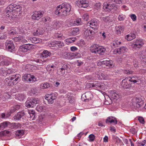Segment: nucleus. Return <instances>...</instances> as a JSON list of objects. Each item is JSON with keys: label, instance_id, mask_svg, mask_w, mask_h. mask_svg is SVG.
<instances>
[{"label": "nucleus", "instance_id": "obj_34", "mask_svg": "<svg viewBox=\"0 0 146 146\" xmlns=\"http://www.w3.org/2000/svg\"><path fill=\"white\" fill-rule=\"evenodd\" d=\"M50 55V53L47 50H44L41 53L40 57L42 58L47 57Z\"/></svg>", "mask_w": 146, "mask_h": 146}, {"label": "nucleus", "instance_id": "obj_25", "mask_svg": "<svg viewBox=\"0 0 146 146\" xmlns=\"http://www.w3.org/2000/svg\"><path fill=\"white\" fill-rule=\"evenodd\" d=\"M27 39L28 40H30L32 43L35 44L42 41V40L41 39L37 38L34 37H28Z\"/></svg>", "mask_w": 146, "mask_h": 146}, {"label": "nucleus", "instance_id": "obj_37", "mask_svg": "<svg viewBox=\"0 0 146 146\" xmlns=\"http://www.w3.org/2000/svg\"><path fill=\"white\" fill-rule=\"evenodd\" d=\"M63 58L65 59H72V53L70 52H65L63 55Z\"/></svg>", "mask_w": 146, "mask_h": 146}, {"label": "nucleus", "instance_id": "obj_48", "mask_svg": "<svg viewBox=\"0 0 146 146\" xmlns=\"http://www.w3.org/2000/svg\"><path fill=\"white\" fill-rule=\"evenodd\" d=\"M25 97V95L22 94H19L17 96V99L20 101L23 100Z\"/></svg>", "mask_w": 146, "mask_h": 146}, {"label": "nucleus", "instance_id": "obj_55", "mask_svg": "<svg viewBox=\"0 0 146 146\" xmlns=\"http://www.w3.org/2000/svg\"><path fill=\"white\" fill-rule=\"evenodd\" d=\"M23 38V37L22 36H19L18 37H16L13 38V40L17 42L20 41Z\"/></svg>", "mask_w": 146, "mask_h": 146}, {"label": "nucleus", "instance_id": "obj_24", "mask_svg": "<svg viewBox=\"0 0 146 146\" xmlns=\"http://www.w3.org/2000/svg\"><path fill=\"white\" fill-rule=\"evenodd\" d=\"M135 37V35L134 33H131L125 36V39L129 41L132 40Z\"/></svg>", "mask_w": 146, "mask_h": 146}, {"label": "nucleus", "instance_id": "obj_54", "mask_svg": "<svg viewBox=\"0 0 146 146\" xmlns=\"http://www.w3.org/2000/svg\"><path fill=\"white\" fill-rule=\"evenodd\" d=\"M73 59L74 58H79L81 57L80 54L78 53H72Z\"/></svg>", "mask_w": 146, "mask_h": 146}, {"label": "nucleus", "instance_id": "obj_62", "mask_svg": "<svg viewBox=\"0 0 146 146\" xmlns=\"http://www.w3.org/2000/svg\"><path fill=\"white\" fill-rule=\"evenodd\" d=\"M13 123L15 124V125H11V128H17L19 127H21V125L19 123Z\"/></svg>", "mask_w": 146, "mask_h": 146}, {"label": "nucleus", "instance_id": "obj_7", "mask_svg": "<svg viewBox=\"0 0 146 146\" xmlns=\"http://www.w3.org/2000/svg\"><path fill=\"white\" fill-rule=\"evenodd\" d=\"M144 43L141 39H137L133 42L131 45L132 48L133 50L139 49L143 45Z\"/></svg>", "mask_w": 146, "mask_h": 146}, {"label": "nucleus", "instance_id": "obj_47", "mask_svg": "<svg viewBox=\"0 0 146 146\" xmlns=\"http://www.w3.org/2000/svg\"><path fill=\"white\" fill-rule=\"evenodd\" d=\"M79 33V30L78 28H73L72 30V34L73 35H75Z\"/></svg>", "mask_w": 146, "mask_h": 146}, {"label": "nucleus", "instance_id": "obj_57", "mask_svg": "<svg viewBox=\"0 0 146 146\" xmlns=\"http://www.w3.org/2000/svg\"><path fill=\"white\" fill-rule=\"evenodd\" d=\"M82 19L84 20L88 21L89 18L88 14L87 13H85L82 16Z\"/></svg>", "mask_w": 146, "mask_h": 146}, {"label": "nucleus", "instance_id": "obj_19", "mask_svg": "<svg viewBox=\"0 0 146 146\" xmlns=\"http://www.w3.org/2000/svg\"><path fill=\"white\" fill-rule=\"evenodd\" d=\"M70 66L68 64L64 65L61 68L58 70V72L60 75H63L65 73V70L68 68H70Z\"/></svg>", "mask_w": 146, "mask_h": 146}, {"label": "nucleus", "instance_id": "obj_29", "mask_svg": "<svg viewBox=\"0 0 146 146\" xmlns=\"http://www.w3.org/2000/svg\"><path fill=\"white\" fill-rule=\"evenodd\" d=\"M99 46L97 44H94L91 46L90 48V50L92 53H96L97 52Z\"/></svg>", "mask_w": 146, "mask_h": 146}, {"label": "nucleus", "instance_id": "obj_5", "mask_svg": "<svg viewBox=\"0 0 146 146\" xmlns=\"http://www.w3.org/2000/svg\"><path fill=\"white\" fill-rule=\"evenodd\" d=\"M103 8L106 11L110 12L112 9L116 10L117 9V5L114 4H112L110 3L105 2L103 4Z\"/></svg>", "mask_w": 146, "mask_h": 146}, {"label": "nucleus", "instance_id": "obj_18", "mask_svg": "<svg viewBox=\"0 0 146 146\" xmlns=\"http://www.w3.org/2000/svg\"><path fill=\"white\" fill-rule=\"evenodd\" d=\"M15 124L11 123L9 121H5L0 124V128L2 130L9 127L11 128V125H15Z\"/></svg>", "mask_w": 146, "mask_h": 146}, {"label": "nucleus", "instance_id": "obj_39", "mask_svg": "<svg viewBox=\"0 0 146 146\" xmlns=\"http://www.w3.org/2000/svg\"><path fill=\"white\" fill-rule=\"evenodd\" d=\"M62 26V22H56L54 23L53 28L55 29H58Z\"/></svg>", "mask_w": 146, "mask_h": 146}, {"label": "nucleus", "instance_id": "obj_59", "mask_svg": "<svg viewBox=\"0 0 146 146\" xmlns=\"http://www.w3.org/2000/svg\"><path fill=\"white\" fill-rule=\"evenodd\" d=\"M81 21L80 18H77L74 22V24L77 25H79L81 24Z\"/></svg>", "mask_w": 146, "mask_h": 146}, {"label": "nucleus", "instance_id": "obj_14", "mask_svg": "<svg viewBox=\"0 0 146 146\" xmlns=\"http://www.w3.org/2000/svg\"><path fill=\"white\" fill-rule=\"evenodd\" d=\"M5 46L6 48L8 49L9 51L12 52L15 51V45L12 40H7L5 43Z\"/></svg>", "mask_w": 146, "mask_h": 146}, {"label": "nucleus", "instance_id": "obj_16", "mask_svg": "<svg viewBox=\"0 0 146 146\" xmlns=\"http://www.w3.org/2000/svg\"><path fill=\"white\" fill-rule=\"evenodd\" d=\"M76 5L79 7L85 8L89 5L88 2L86 0H78L76 2Z\"/></svg>", "mask_w": 146, "mask_h": 146}, {"label": "nucleus", "instance_id": "obj_22", "mask_svg": "<svg viewBox=\"0 0 146 146\" xmlns=\"http://www.w3.org/2000/svg\"><path fill=\"white\" fill-rule=\"evenodd\" d=\"M103 64L110 68H112L114 66L113 61L110 60L103 61Z\"/></svg>", "mask_w": 146, "mask_h": 146}, {"label": "nucleus", "instance_id": "obj_35", "mask_svg": "<svg viewBox=\"0 0 146 146\" xmlns=\"http://www.w3.org/2000/svg\"><path fill=\"white\" fill-rule=\"evenodd\" d=\"M130 77V79H131L130 80L131 82H132L134 83L137 82H141V80H140V78L137 76H133L131 77Z\"/></svg>", "mask_w": 146, "mask_h": 146}, {"label": "nucleus", "instance_id": "obj_9", "mask_svg": "<svg viewBox=\"0 0 146 146\" xmlns=\"http://www.w3.org/2000/svg\"><path fill=\"white\" fill-rule=\"evenodd\" d=\"M130 80V77H127L123 80L121 83V87L125 89H129L130 88L131 85L129 83V82H131Z\"/></svg>", "mask_w": 146, "mask_h": 146}, {"label": "nucleus", "instance_id": "obj_42", "mask_svg": "<svg viewBox=\"0 0 146 146\" xmlns=\"http://www.w3.org/2000/svg\"><path fill=\"white\" fill-rule=\"evenodd\" d=\"M28 113L30 117L32 119V120L35 119V111L33 110H28Z\"/></svg>", "mask_w": 146, "mask_h": 146}, {"label": "nucleus", "instance_id": "obj_31", "mask_svg": "<svg viewBox=\"0 0 146 146\" xmlns=\"http://www.w3.org/2000/svg\"><path fill=\"white\" fill-rule=\"evenodd\" d=\"M3 75L4 76L7 75V74H9L14 72L13 69H7L5 68L3 70H2Z\"/></svg>", "mask_w": 146, "mask_h": 146}, {"label": "nucleus", "instance_id": "obj_26", "mask_svg": "<svg viewBox=\"0 0 146 146\" xmlns=\"http://www.w3.org/2000/svg\"><path fill=\"white\" fill-rule=\"evenodd\" d=\"M8 34L10 36L17 34L18 32L16 31V29H13L12 27H9L8 29Z\"/></svg>", "mask_w": 146, "mask_h": 146}, {"label": "nucleus", "instance_id": "obj_4", "mask_svg": "<svg viewBox=\"0 0 146 146\" xmlns=\"http://www.w3.org/2000/svg\"><path fill=\"white\" fill-rule=\"evenodd\" d=\"M144 98L142 96L134 97L132 100V102L133 105H136V107L139 108L141 107L143 104Z\"/></svg>", "mask_w": 146, "mask_h": 146}, {"label": "nucleus", "instance_id": "obj_52", "mask_svg": "<svg viewBox=\"0 0 146 146\" xmlns=\"http://www.w3.org/2000/svg\"><path fill=\"white\" fill-rule=\"evenodd\" d=\"M19 33L25 34L27 33V30L25 29L22 28L21 27L20 28V27H19Z\"/></svg>", "mask_w": 146, "mask_h": 146}, {"label": "nucleus", "instance_id": "obj_20", "mask_svg": "<svg viewBox=\"0 0 146 146\" xmlns=\"http://www.w3.org/2000/svg\"><path fill=\"white\" fill-rule=\"evenodd\" d=\"M51 45L52 47L55 46L61 48L64 46V44L63 42L60 41H54L51 43Z\"/></svg>", "mask_w": 146, "mask_h": 146}, {"label": "nucleus", "instance_id": "obj_51", "mask_svg": "<svg viewBox=\"0 0 146 146\" xmlns=\"http://www.w3.org/2000/svg\"><path fill=\"white\" fill-rule=\"evenodd\" d=\"M30 101H31L32 103L33 107L35 106L38 103L39 101L38 99L37 98H30Z\"/></svg>", "mask_w": 146, "mask_h": 146}, {"label": "nucleus", "instance_id": "obj_13", "mask_svg": "<svg viewBox=\"0 0 146 146\" xmlns=\"http://www.w3.org/2000/svg\"><path fill=\"white\" fill-rule=\"evenodd\" d=\"M33 45L30 44H27L23 45L20 46L19 50L23 52H26L30 50L33 48Z\"/></svg>", "mask_w": 146, "mask_h": 146}, {"label": "nucleus", "instance_id": "obj_49", "mask_svg": "<svg viewBox=\"0 0 146 146\" xmlns=\"http://www.w3.org/2000/svg\"><path fill=\"white\" fill-rule=\"evenodd\" d=\"M102 72L100 71H97L96 72V76L99 80H102L103 78H103L102 76Z\"/></svg>", "mask_w": 146, "mask_h": 146}, {"label": "nucleus", "instance_id": "obj_28", "mask_svg": "<svg viewBox=\"0 0 146 146\" xmlns=\"http://www.w3.org/2000/svg\"><path fill=\"white\" fill-rule=\"evenodd\" d=\"M24 115V113L23 111L19 112L14 117V119L15 120H19Z\"/></svg>", "mask_w": 146, "mask_h": 146}, {"label": "nucleus", "instance_id": "obj_46", "mask_svg": "<svg viewBox=\"0 0 146 146\" xmlns=\"http://www.w3.org/2000/svg\"><path fill=\"white\" fill-rule=\"evenodd\" d=\"M45 107L42 105L38 106L36 107V110L38 111L41 112L45 110Z\"/></svg>", "mask_w": 146, "mask_h": 146}, {"label": "nucleus", "instance_id": "obj_23", "mask_svg": "<svg viewBox=\"0 0 146 146\" xmlns=\"http://www.w3.org/2000/svg\"><path fill=\"white\" fill-rule=\"evenodd\" d=\"M3 60L0 62V66L3 65L7 66L9 64L10 62V59L5 57Z\"/></svg>", "mask_w": 146, "mask_h": 146}, {"label": "nucleus", "instance_id": "obj_17", "mask_svg": "<svg viewBox=\"0 0 146 146\" xmlns=\"http://www.w3.org/2000/svg\"><path fill=\"white\" fill-rule=\"evenodd\" d=\"M42 12L40 11H35L32 16V19L34 20H38L43 16Z\"/></svg>", "mask_w": 146, "mask_h": 146}, {"label": "nucleus", "instance_id": "obj_3", "mask_svg": "<svg viewBox=\"0 0 146 146\" xmlns=\"http://www.w3.org/2000/svg\"><path fill=\"white\" fill-rule=\"evenodd\" d=\"M20 78L19 74L11 75L5 79V83L9 86H13L20 81Z\"/></svg>", "mask_w": 146, "mask_h": 146}, {"label": "nucleus", "instance_id": "obj_15", "mask_svg": "<svg viewBox=\"0 0 146 146\" xmlns=\"http://www.w3.org/2000/svg\"><path fill=\"white\" fill-rule=\"evenodd\" d=\"M90 28H88L85 29L84 33V37L88 39H91L93 37L94 34V31L91 30Z\"/></svg>", "mask_w": 146, "mask_h": 146}, {"label": "nucleus", "instance_id": "obj_27", "mask_svg": "<svg viewBox=\"0 0 146 146\" xmlns=\"http://www.w3.org/2000/svg\"><path fill=\"white\" fill-rule=\"evenodd\" d=\"M115 32L118 35L121 34L124 31V27L122 26H117L115 27Z\"/></svg>", "mask_w": 146, "mask_h": 146}, {"label": "nucleus", "instance_id": "obj_6", "mask_svg": "<svg viewBox=\"0 0 146 146\" xmlns=\"http://www.w3.org/2000/svg\"><path fill=\"white\" fill-rule=\"evenodd\" d=\"M99 22L96 19H92L88 22L86 25L87 26H90V28L91 27L94 30H96L99 27Z\"/></svg>", "mask_w": 146, "mask_h": 146}, {"label": "nucleus", "instance_id": "obj_43", "mask_svg": "<svg viewBox=\"0 0 146 146\" xmlns=\"http://www.w3.org/2000/svg\"><path fill=\"white\" fill-rule=\"evenodd\" d=\"M50 87V84L47 82L42 83L40 85V88L42 89L47 88Z\"/></svg>", "mask_w": 146, "mask_h": 146}, {"label": "nucleus", "instance_id": "obj_63", "mask_svg": "<svg viewBox=\"0 0 146 146\" xmlns=\"http://www.w3.org/2000/svg\"><path fill=\"white\" fill-rule=\"evenodd\" d=\"M89 138L90 141H93L95 138V136L93 134H91L89 135Z\"/></svg>", "mask_w": 146, "mask_h": 146}, {"label": "nucleus", "instance_id": "obj_53", "mask_svg": "<svg viewBox=\"0 0 146 146\" xmlns=\"http://www.w3.org/2000/svg\"><path fill=\"white\" fill-rule=\"evenodd\" d=\"M126 18L125 16L122 14H120L118 17V19L119 21H123L125 20Z\"/></svg>", "mask_w": 146, "mask_h": 146}, {"label": "nucleus", "instance_id": "obj_2", "mask_svg": "<svg viewBox=\"0 0 146 146\" xmlns=\"http://www.w3.org/2000/svg\"><path fill=\"white\" fill-rule=\"evenodd\" d=\"M71 10V5L68 3H63L57 6L55 13L56 15L65 17L69 14Z\"/></svg>", "mask_w": 146, "mask_h": 146}, {"label": "nucleus", "instance_id": "obj_11", "mask_svg": "<svg viewBox=\"0 0 146 146\" xmlns=\"http://www.w3.org/2000/svg\"><path fill=\"white\" fill-rule=\"evenodd\" d=\"M108 93L110 97L113 99L117 100L121 97L120 94L117 93L115 90H110L108 92Z\"/></svg>", "mask_w": 146, "mask_h": 146}, {"label": "nucleus", "instance_id": "obj_12", "mask_svg": "<svg viewBox=\"0 0 146 146\" xmlns=\"http://www.w3.org/2000/svg\"><path fill=\"white\" fill-rule=\"evenodd\" d=\"M56 98V95L54 93L47 94L45 96V98L49 104L53 103L54 100Z\"/></svg>", "mask_w": 146, "mask_h": 146}, {"label": "nucleus", "instance_id": "obj_21", "mask_svg": "<svg viewBox=\"0 0 146 146\" xmlns=\"http://www.w3.org/2000/svg\"><path fill=\"white\" fill-rule=\"evenodd\" d=\"M44 32V31L42 28H39L34 31L33 35L34 36H39L40 35H42Z\"/></svg>", "mask_w": 146, "mask_h": 146}, {"label": "nucleus", "instance_id": "obj_60", "mask_svg": "<svg viewBox=\"0 0 146 146\" xmlns=\"http://www.w3.org/2000/svg\"><path fill=\"white\" fill-rule=\"evenodd\" d=\"M10 116V114L9 113H7L6 114L5 113H2L1 114V117L2 118H7L9 117Z\"/></svg>", "mask_w": 146, "mask_h": 146}, {"label": "nucleus", "instance_id": "obj_10", "mask_svg": "<svg viewBox=\"0 0 146 146\" xmlns=\"http://www.w3.org/2000/svg\"><path fill=\"white\" fill-rule=\"evenodd\" d=\"M102 84V82L100 81L95 82L92 84L89 83L88 84L90 87L93 88L94 89L97 90L103 89V86Z\"/></svg>", "mask_w": 146, "mask_h": 146}, {"label": "nucleus", "instance_id": "obj_50", "mask_svg": "<svg viewBox=\"0 0 146 146\" xmlns=\"http://www.w3.org/2000/svg\"><path fill=\"white\" fill-rule=\"evenodd\" d=\"M85 96L86 99L88 100L91 99L93 96L92 93L89 92L85 93Z\"/></svg>", "mask_w": 146, "mask_h": 146}, {"label": "nucleus", "instance_id": "obj_58", "mask_svg": "<svg viewBox=\"0 0 146 146\" xmlns=\"http://www.w3.org/2000/svg\"><path fill=\"white\" fill-rule=\"evenodd\" d=\"M55 36L56 37L60 38H61V39H64L65 38V37L64 36H63V35L61 33H56L55 35Z\"/></svg>", "mask_w": 146, "mask_h": 146}, {"label": "nucleus", "instance_id": "obj_44", "mask_svg": "<svg viewBox=\"0 0 146 146\" xmlns=\"http://www.w3.org/2000/svg\"><path fill=\"white\" fill-rule=\"evenodd\" d=\"M25 106L28 108H33V106L31 101H30V98L27 99L25 103Z\"/></svg>", "mask_w": 146, "mask_h": 146}, {"label": "nucleus", "instance_id": "obj_8", "mask_svg": "<svg viewBox=\"0 0 146 146\" xmlns=\"http://www.w3.org/2000/svg\"><path fill=\"white\" fill-rule=\"evenodd\" d=\"M22 80L25 82H34L36 80V78L33 75L30 74H25L22 78Z\"/></svg>", "mask_w": 146, "mask_h": 146}, {"label": "nucleus", "instance_id": "obj_1", "mask_svg": "<svg viewBox=\"0 0 146 146\" xmlns=\"http://www.w3.org/2000/svg\"><path fill=\"white\" fill-rule=\"evenodd\" d=\"M22 7L20 5L11 4L5 9V14L10 19L18 18L21 14Z\"/></svg>", "mask_w": 146, "mask_h": 146}, {"label": "nucleus", "instance_id": "obj_61", "mask_svg": "<svg viewBox=\"0 0 146 146\" xmlns=\"http://www.w3.org/2000/svg\"><path fill=\"white\" fill-rule=\"evenodd\" d=\"M133 21H135L137 20V16L134 14H131L129 16Z\"/></svg>", "mask_w": 146, "mask_h": 146}, {"label": "nucleus", "instance_id": "obj_41", "mask_svg": "<svg viewBox=\"0 0 146 146\" xmlns=\"http://www.w3.org/2000/svg\"><path fill=\"white\" fill-rule=\"evenodd\" d=\"M119 54L124 53L127 52L128 49L125 46H121L119 48Z\"/></svg>", "mask_w": 146, "mask_h": 146}, {"label": "nucleus", "instance_id": "obj_33", "mask_svg": "<svg viewBox=\"0 0 146 146\" xmlns=\"http://www.w3.org/2000/svg\"><path fill=\"white\" fill-rule=\"evenodd\" d=\"M102 20L106 23H109L112 22L113 19L112 17L108 16L102 18Z\"/></svg>", "mask_w": 146, "mask_h": 146}, {"label": "nucleus", "instance_id": "obj_30", "mask_svg": "<svg viewBox=\"0 0 146 146\" xmlns=\"http://www.w3.org/2000/svg\"><path fill=\"white\" fill-rule=\"evenodd\" d=\"M121 42L118 40L113 41L111 44V46L113 48L117 47L118 46L121 44Z\"/></svg>", "mask_w": 146, "mask_h": 146}, {"label": "nucleus", "instance_id": "obj_38", "mask_svg": "<svg viewBox=\"0 0 146 146\" xmlns=\"http://www.w3.org/2000/svg\"><path fill=\"white\" fill-rule=\"evenodd\" d=\"M97 50V53L101 55H103L104 54L106 49V48L103 46H99Z\"/></svg>", "mask_w": 146, "mask_h": 146}, {"label": "nucleus", "instance_id": "obj_32", "mask_svg": "<svg viewBox=\"0 0 146 146\" xmlns=\"http://www.w3.org/2000/svg\"><path fill=\"white\" fill-rule=\"evenodd\" d=\"M108 122L111 123H114L115 124H116L117 123V121L116 119L112 117H108L107 119L106 120V122L107 123Z\"/></svg>", "mask_w": 146, "mask_h": 146}, {"label": "nucleus", "instance_id": "obj_40", "mask_svg": "<svg viewBox=\"0 0 146 146\" xmlns=\"http://www.w3.org/2000/svg\"><path fill=\"white\" fill-rule=\"evenodd\" d=\"M11 96V94L9 92H6L4 93L2 97H1V99L4 100L10 98Z\"/></svg>", "mask_w": 146, "mask_h": 146}, {"label": "nucleus", "instance_id": "obj_64", "mask_svg": "<svg viewBox=\"0 0 146 146\" xmlns=\"http://www.w3.org/2000/svg\"><path fill=\"white\" fill-rule=\"evenodd\" d=\"M9 133V132L7 131H4L1 132L2 136L7 135Z\"/></svg>", "mask_w": 146, "mask_h": 146}, {"label": "nucleus", "instance_id": "obj_36", "mask_svg": "<svg viewBox=\"0 0 146 146\" xmlns=\"http://www.w3.org/2000/svg\"><path fill=\"white\" fill-rule=\"evenodd\" d=\"M76 40V38L75 37H73L66 39L65 41L67 44H69L74 42Z\"/></svg>", "mask_w": 146, "mask_h": 146}, {"label": "nucleus", "instance_id": "obj_56", "mask_svg": "<svg viewBox=\"0 0 146 146\" xmlns=\"http://www.w3.org/2000/svg\"><path fill=\"white\" fill-rule=\"evenodd\" d=\"M0 32V39H6L7 38V35L5 33H1Z\"/></svg>", "mask_w": 146, "mask_h": 146}, {"label": "nucleus", "instance_id": "obj_45", "mask_svg": "<svg viewBox=\"0 0 146 146\" xmlns=\"http://www.w3.org/2000/svg\"><path fill=\"white\" fill-rule=\"evenodd\" d=\"M24 131L23 130H18L16 132V135L19 137H21L24 134Z\"/></svg>", "mask_w": 146, "mask_h": 146}]
</instances>
